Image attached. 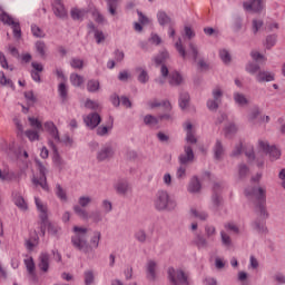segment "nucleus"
<instances>
[{
	"label": "nucleus",
	"instance_id": "37998d69",
	"mask_svg": "<svg viewBox=\"0 0 285 285\" xmlns=\"http://www.w3.org/2000/svg\"><path fill=\"white\" fill-rule=\"evenodd\" d=\"M212 97L214 101H218V104H222V97H224V91L222 90V88L216 87L212 91Z\"/></svg>",
	"mask_w": 285,
	"mask_h": 285
},
{
	"label": "nucleus",
	"instance_id": "09e8293b",
	"mask_svg": "<svg viewBox=\"0 0 285 285\" xmlns=\"http://www.w3.org/2000/svg\"><path fill=\"white\" fill-rule=\"evenodd\" d=\"M187 168H188V165L179 164V167L177 168V171H176L177 179H186Z\"/></svg>",
	"mask_w": 285,
	"mask_h": 285
},
{
	"label": "nucleus",
	"instance_id": "0e129e2a",
	"mask_svg": "<svg viewBox=\"0 0 285 285\" xmlns=\"http://www.w3.org/2000/svg\"><path fill=\"white\" fill-rule=\"evenodd\" d=\"M219 57L224 63H230V53L226 49L219 51Z\"/></svg>",
	"mask_w": 285,
	"mask_h": 285
},
{
	"label": "nucleus",
	"instance_id": "dca6fc26",
	"mask_svg": "<svg viewBox=\"0 0 285 285\" xmlns=\"http://www.w3.org/2000/svg\"><path fill=\"white\" fill-rule=\"evenodd\" d=\"M53 14L58 19H68V10L63 6V2L59 0L53 2Z\"/></svg>",
	"mask_w": 285,
	"mask_h": 285
},
{
	"label": "nucleus",
	"instance_id": "0eeeda50",
	"mask_svg": "<svg viewBox=\"0 0 285 285\" xmlns=\"http://www.w3.org/2000/svg\"><path fill=\"white\" fill-rule=\"evenodd\" d=\"M0 21H2V23H4L6 26H11L13 30V37L16 39H21V24L14 21V19L10 17V14L2 12L0 14Z\"/></svg>",
	"mask_w": 285,
	"mask_h": 285
},
{
	"label": "nucleus",
	"instance_id": "c03bdc74",
	"mask_svg": "<svg viewBox=\"0 0 285 285\" xmlns=\"http://www.w3.org/2000/svg\"><path fill=\"white\" fill-rule=\"evenodd\" d=\"M193 217H196V219H200V222H206L208 219V213L206 212H199L197 209L190 210Z\"/></svg>",
	"mask_w": 285,
	"mask_h": 285
},
{
	"label": "nucleus",
	"instance_id": "c9c22d12",
	"mask_svg": "<svg viewBox=\"0 0 285 285\" xmlns=\"http://www.w3.org/2000/svg\"><path fill=\"white\" fill-rule=\"evenodd\" d=\"M56 195L58 197V199L62 200V202H68V194H66V189H63V187H61V185H56Z\"/></svg>",
	"mask_w": 285,
	"mask_h": 285
},
{
	"label": "nucleus",
	"instance_id": "5701e85b",
	"mask_svg": "<svg viewBox=\"0 0 285 285\" xmlns=\"http://www.w3.org/2000/svg\"><path fill=\"white\" fill-rule=\"evenodd\" d=\"M185 130L187 144H197V137H195V129H193V124L186 122Z\"/></svg>",
	"mask_w": 285,
	"mask_h": 285
},
{
	"label": "nucleus",
	"instance_id": "864d4df0",
	"mask_svg": "<svg viewBox=\"0 0 285 285\" xmlns=\"http://www.w3.org/2000/svg\"><path fill=\"white\" fill-rule=\"evenodd\" d=\"M29 124L31 128H35V130H42L43 129V125H41V121H39V119L33 118V117H29Z\"/></svg>",
	"mask_w": 285,
	"mask_h": 285
},
{
	"label": "nucleus",
	"instance_id": "c85d7f7f",
	"mask_svg": "<svg viewBox=\"0 0 285 285\" xmlns=\"http://www.w3.org/2000/svg\"><path fill=\"white\" fill-rule=\"evenodd\" d=\"M202 190V183H199V178L194 177L191 178L189 186H188V193H199Z\"/></svg>",
	"mask_w": 285,
	"mask_h": 285
},
{
	"label": "nucleus",
	"instance_id": "4468645a",
	"mask_svg": "<svg viewBox=\"0 0 285 285\" xmlns=\"http://www.w3.org/2000/svg\"><path fill=\"white\" fill-rule=\"evenodd\" d=\"M243 7L247 12H262L264 9V4L262 0H248V2H244Z\"/></svg>",
	"mask_w": 285,
	"mask_h": 285
},
{
	"label": "nucleus",
	"instance_id": "6e6552de",
	"mask_svg": "<svg viewBox=\"0 0 285 285\" xmlns=\"http://www.w3.org/2000/svg\"><path fill=\"white\" fill-rule=\"evenodd\" d=\"M258 146L265 155H269V159L272 161L279 159L282 153H279V150L275 146L271 147V145H268V142L264 140H259Z\"/></svg>",
	"mask_w": 285,
	"mask_h": 285
},
{
	"label": "nucleus",
	"instance_id": "a18cd8bd",
	"mask_svg": "<svg viewBox=\"0 0 285 285\" xmlns=\"http://www.w3.org/2000/svg\"><path fill=\"white\" fill-rule=\"evenodd\" d=\"M26 137H28L29 141H39V130L29 129L24 131Z\"/></svg>",
	"mask_w": 285,
	"mask_h": 285
},
{
	"label": "nucleus",
	"instance_id": "8fccbe9b",
	"mask_svg": "<svg viewBox=\"0 0 285 285\" xmlns=\"http://www.w3.org/2000/svg\"><path fill=\"white\" fill-rule=\"evenodd\" d=\"M259 65L255 63V62H249L246 66V72H249V75H257V72H259Z\"/></svg>",
	"mask_w": 285,
	"mask_h": 285
},
{
	"label": "nucleus",
	"instance_id": "7ed1b4c3",
	"mask_svg": "<svg viewBox=\"0 0 285 285\" xmlns=\"http://www.w3.org/2000/svg\"><path fill=\"white\" fill-rule=\"evenodd\" d=\"M36 206L40 213V219H41V233L42 236H46V228L49 233V235H57L59 233L60 228L59 226L48 222V207L41 203V199L38 197L35 198Z\"/></svg>",
	"mask_w": 285,
	"mask_h": 285
},
{
	"label": "nucleus",
	"instance_id": "de8ad7c7",
	"mask_svg": "<svg viewBox=\"0 0 285 285\" xmlns=\"http://www.w3.org/2000/svg\"><path fill=\"white\" fill-rule=\"evenodd\" d=\"M99 80H89L87 82V90L88 92H97L99 90Z\"/></svg>",
	"mask_w": 285,
	"mask_h": 285
},
{
	"label": "nucleus",
	"instance_id": "49530a36",
	"mask_svg": "<svg viewBox=\"0 0 285 285\" xmlns=\"http://www.w3.org/2000/svg\"><path fill=\"white\" fill-rule=\"evenodd\" d=\"M169 55L168 51H163L160 52L155 59V63L156 66H161L164 65V62L168 59Z\"/></svg>",
	"mask_w": 285,
	"mask_h": 285
},
{
	"label": "nucleus",
	"instance_id": "69168bd1",
	"mask_svg": "<svg viewBox=\"0 0 285 285\" xmlns=\"http://www.w3.org/2000/svg\"><path fill=\"white\" fill-rule=\"evenodd\" d=\"M53 150H55L53 163L56 164V166L61 168V166H63L65 161H63V159H61V156H59V151H57L56 148H53Z\"/></svg>",
	"mask_w": 285,
	"mask_h": 285
},
{
	"label": "nucleus",
	"instance_id": "f03ea898",
	"mask_svg": "<svg viewBox=\"0 0 285 285\" xmlns=\"http://www.w3.org/2000/svg\"><path fill=\"white\" fill-rule=\"evenodd\" d=\"M88 228L86 227H73L75 235L71 237V244L77 250L88 255L92 253V248H99V242H101V232H94L90 239V245L88 244Z\"/></svg>",
	"mask_w": 285,
	"mask_h": 285
},
{
	"label": "nucleus",
	"instance_id": "1a4fd4ad",
	"mask_svg": "<svg viewBox=\"0 0 285 285\" xmlns=\"http://www.w3.org/2000/svg\"><path fill=\"white\" fill-rule=\"evenodd\" d=\"M213 190L214 194L212 195V208L214 210H219V208H222L224 205V198L219 194V190H222V185L219 183H215Z\"/></svg>",
	"mask_w": 285,
	"mask_h": 285
},
{
	"label": "nucleus",
	"instance_id": "39448f33",
	"mask_svg": "<svg viewBox=\"0 0 285 285\" xmlns=\"http://www.w3.org/2000/svg\"><path fill=\"white\" fill-rule=\"evenodd\" d=\"M167 275L170 285H189L188 276L183 269L169 267Z\"/></svg>",
	"mask_w": 285,
	"mask_h": 285
},
{
	"label": "nucleus",
	"instance_id": "052dcab7",
	"mask_svg": "<svg viewBox=\"0 0 285 285\" xmlns=\"http://www.w3.org/2000/svg\"><path fill=\"white\" fill-rule=\"evenodd\" d=\"M92 17L96 23H106V18L104 14H101V12H99V10H94Z\"/></svg>",
	"mask_w": 285,
	"mask_h": 285
},
{
	"label": "nucleus",
	"instance_id": "bb28decb",
	"mask_svg": "<svg viewBox=\"0 0 285 285\" xmlns=\"http://www.w3.org/2000/svg\"><path fill=\"white\" fill-rule=\"evenodd\" d=\"M12 197L16 206L19 207L20 210H28V203H26L23 196L13 193Z\"/></svg>",
	"mask_w": 285,
	"mask_h": 285
},
{
	"label": "nucleus",
	"instance_id": "9b49d317",
	"mask_svg": "<svg viewBox=\"0 0 285 285\" xmlns=\"http://www.w3.org/2000/svg\"><path fill=\"white\" fill-rule=\"evenodd\" d=\"M255 77L258 83H268L271 81H275V73L273 71L259 70Z\"/></svg>",
	"mask_w": 285,
	"mask_h": 285
},
{
	"label": "nucleus",
	"instance_id": "9d476101",
	"mask_svg": "<svg viewBox=\"0 0 285 285\" xmlns=\"http://www.w3.org/2000/svg\"><path fill=\"white\" fill-rule=\"evenodd\" d=\"M178 161L183 166H188V164H193V161H195V151H193V147L190 145H185L184 154L179 155Z\"/></svg>",
	"mask_w": 285,
	"mask_h": 285
},
{
	"label": "nucleus",
	"instance_id": "79ce46f5",
	"mask_svg": "<svg viewBox=\"0 0 285 285\" xmlns=\"http://www.w3.org/2000/svg\"><path fill=\"white\" fill-rule=\"evenodd\" d=\"M86 10H81V9H72L71 10V18L75 21H79L81 19H83V17H86Z\"/></svg>",
	"mask_w": 285,
	"mask_h": 285
},
{
	"label": "nucleus",
	"instance_id": "f257e3e1",
	"mask_svg": "<svg viewBox=\"0 0 285 285\" xmlns=\"http://www.w3.org/2000/svg\"><path fill=\"white\" fill-rule=\"evenodd\" d=\"M246 197H255V215L256 219L252 223L254 230L257 233H266V219H268V210H266V187H247L245 189Z\"/></svg>",
	"mask_w": 285,
	"mask_h": 285
},
{
	"label": "nucleus",
	"instance_id": "ddd939ff",
	"mask_svg": "<svg viewBox=\"0 0 285 285\" xmlns=\"http://www.w3.org/2000/svg\"><path fill=\"white\" fill-rule=\"evenodd\" d=\"M193 244L198 250H206L210 246V240L202 234H196Z\"/></svg>",
	"mask_w": 285,
	"mask_h": 285
},
{
	"label": "nucleus",
	"instance_id": "393cba45",
	"mask_svg": "<svg viewBox=\"0 0 285 285\" xmlns=\"http://www.w3.org/2000/svg\"><path fill=\"white\" fill-rule=\"evenodd\" d=\"M145 126L148 128H157L159 126V118L148 114L142 118Z\"/></svg>",
	"mask_w": 285,
	"mask_h": 285
},
{
	"label": "nucleus",
	"instance_id": "2f4dec72",
	"mask_svg": "<svg viewBox=\"0 0 285 285\" xmlns=\"http://www.w3.org/2000/svg\"><path fill=\"white\" fill-rule=\"evenodd\" d=\"M136 72L138 73V81L140 83H148L150 77L148 76V71H146V69L137 68Z\"/></svg>",
	"mask_w": 285,
	"mask_h": 285
},
{
	"label": "nucleus",
	"instance_id": "4d7b16f0",
	"mask_svg": "<svg viewBox=\"0 0 285 285\" xmlns=\"http://www.w3.org/2000/svg\"><path fill=\"white\" fill-rule=\"evenodd\" d=\"M259 114H261L259 108L252 109V111L247 116L249 124H255V119L259 117Z\"/></svg>",
	"mask_w": 285,
	"mask_h": 285
},
{
	"label": "nucleus",
	"instance_id": "680f3d73",
	"mask_svg": "<svg viewBox=\"0 0 285 285\" xmlns=\"http://www.w3.org/2000/svg\"><path fill=\"white\" fill-rule=\"evenodd\" d=\"M219 104L222 102H218L217 100H214V99H209L207 100V108L208 110L217 111L219 109Z\"/></svg>",
	"mask_w": 285,
	"mask_h": 285
},
{
	"label": "nucleus",
	"instance_id": "423d86ee",
	"mask_svg": "<svg viewBox=\"0 0 285 285\" xmlns=\"http://www.w3.org/2000/svg\"><path fill=\"white\" fill-rule=\"evenodd\" d=\"M36 166L40 173V177L37 178V176H33L32 184L35 186H40L42 190H48V178L46 177V174L48 173V169L43 165L42 161L36 160Z\"/></svg>",
	"mask_w": 285,
	"mask_h": 285
},
{
	"label": "nucleus",
	"instance_id": "774afa93",
	"mask_svg": "<svg viewBox=\"0 0 285 285\" xmlns=\"http://www.w3.org/2000/svg\"><path fill=\"white\" fill-rule=\"evenodd\" d=\"M101 206L105 213H112V203L110 200L108 199L102 200Z\"/></svg>",
	"mask_w": 285,
	"mask_h": 285
},
{
	"label": "nucleus",
	"instance_id": "6ab92c4d",
	"mask_svg": "<svg viewBox=\"0 0 285 285\" xmlns=\"http://www.w3.org/2000/svg\"><path fill=\"white\" fill-rule=\"evenodd\" d=\"M146 271L147 278L150 279V282H155V279H157V262L148 261L146 265Z\"/></svg>",
	"mask_w": 285,
	"mask_h": 285
},
{
	"label": "nucleus",
	"instance_id": "338daca9",
	"mask_svg": "<svg viewBox=\"0 0 285 285\" xmlns=\"http://www.w3.org/2000/svg\"><path fill=\"white\" fill-rule=\"evenodd\" d=\"M95 282V274L90 271L85 272V284L91 285Z\"/></svg>",
	"mask_w": 285,
	"mask_h": 285
},
{
	"label": "nucleus",
	"instance_id": "a878e982",
	"mask_svg": "<svg viewBox=\"0 0 285 285\" xmlns=\"http://www.w3.org/2000/svg\"><path fill=\"white\" fill-rule=\"evenodd\" d=\"M234 101L240 108L248 106V98L242 92H234Z\"/></svg>",
	"mask_w": 285,
	"mask_h": 285
},
{
	"label": "nucleus",
	"instance_id": "13d9d810",
	"mask_svg": "<svg viewBox=\"0 0 285 285\" xmlns=\"http://www.w3.org/2000/svg\"><path fill=\"white\" fill-rule=\"evenodd\" d=\"M71 68H75L77 70H81L83 68V60L79 58H72L70 61Z\"/></svg>",
	"mask_w": 285,
	"mask_h": 285
},
{
	"label": "nucleus",
	"instance_id": "58836bf2",
	"mask_svg": "<svg viewBox=\"0 0 285 285\" xmlns=\"http://www.w3.org/2000/svg\"><path fill=\"white\" fill-rule=\"evenodd\" d=\"M58 92L62 101H68V87L66 86V83L61 82L58 86Z\"/></svg>",
	"mask_w": 285,
	"mask_h": 285
},
{
	"label": "nucleus",
	"instance_id": "aec40b11",
	"mask_svg": "<svg viewBox=\"0 0 285 285\" xmlns=\"http://www.w3.org/2000/svg\"><path fill=\"white\" fill-rule=\"evenodd\" d=\"M38 268H40L42 273H48L50 268V255H48V253L40 254Z\"/></svg>",
	"mask_w": 285,
	"mask_h": 285
},
{
	"label": "nucleus",
	"instance_id": "5fc2aeb1",
	"mask_svg": "<svg viewBox=\"0 0 285 285\" xmlns=\"http://www.w3.org/2000/svg\"><path fill=\"white\" fill-rule=\"evenodd\" d=\"M0 86H10V88L14 87V83L6 77L3 71H0Z\"/></svg>",
	"mask_w": 285,
	"mask_h": 285
},
{
	"label": "nucleus",
	"instance_id": "b1692460",
	"mask_svg": "<svg viewBox=\"0 0 285 285\" xmlns=\"http://www.w3.org/2000/svg\"><path fill=\"white\" fill-rule=\"evenodd\" d=\"M169 85L171 86H181V83H184V77L181 76V73H179V71H171L169 73Z\"/></svg>",
	"mask_w": 285,
	"mask_h": 285
},
{
	"label": "nucleus",
	"instance_id": "f3484780",
	"mask_svg": "<svg viewBox=\"0 0 285 285\" xmlns=\"http://www.w3.org/2000/svg\"><path fill=\"white\" fill-rule=\"evenodd\" d=\"M114 155L115 150H112V147L105 146L97 153V159L98 161H107V159H112Z\"/></svg>",
	"mask_w": 285,
	"mask_h": 285
},
{
	"label": "nucleus",
	"instance_id": "473e14b6",
	"mask_svg": "<svg viewBox=\"0 0 285 285\" xmlns=\"http://www.w3.org/2000/svg\"><path fill=\"white\" fill-rule=\"evenodd\" d=\"M106 1H107V8H108L109 14H111V17H116L117 6H119V0H106Z\"/></svg>",
	"mask_w": 285,
	"mask_h": 285
},
{
	"label": "nucleus",
	"instance_id": "412c9836",
	"mask_svg": "<svg viewBox=\"0 0 285 285\" xmlns=\"http://www.w3.org/2000/svg\"><path fill=\"white\" fill-rule=\"evenodd\" d=\"M45 130L51 135V137L55 139V141H61V138L59 137V129H57V126L52 121L45 122Z\"/></svg>",
	"mask_w": 285,
	"mask_h": 285
},
{
	"label": "nucleus",
	"instance_id": "a19ab883",
	"mask_svg": "<svg viewBox=\"0 0 285 285\" xmlns=\"http://www.w3.org/2000/svg\"><path fill=\"white\" fill-rule=\"evenodd\" d=\"M224 132H225V137L227 139H230V137H233V135L237 132V126H235V124H229L225 127Z\"/></svg>",
	"mask_w": 285,
	"mask_h": 285
},
{
	"label": "nucleus",
	"instance_id": "e433bc0d",
	"mask_svg": "<svg viewBox=\"0 0 285 285\" xmlns=\"http://www.w3.org/2000/svg\"><path fill=\"white\" fill-rule=\"evenodd\" d=\"M157 19L160 26H168L170 23V17L164 11L157 13Z\"/></svg>",
	"mask_w": 285,
	"mask_h": 285
},
{
	"label": "nucleus",
	"instance_id": "4be33fe9",
	"mask_svg": "<svg viewBox=\"0 0 285 285\" xmlns=\"http://www.w3.org/2000/svg\"><path fill=\"white\" fill-rule=\"evenodd\" d=\"M214 157L217 161H222V159L224 158V155L226 153V150L224 149V144H222V140L217 139L214 148Z\"/></svg>",
	"mask_w": 285,
	"mask_h": 285
},
{
	"label": "nucleus",
	"instance_id": "3c124183",
	"mask_svg": "<svg viewBox=\"0 0 285 285\" xmlns=\"http://www.w3.org/2000/svg\"><path fill=\"white\" fill-rule=\"evenodd\" d=\"M24 99H27L28 106H35V104H37V97L32 91L24 92Z\"/></svg>",
	"mask_w": 285,
	"mask_h": 285
},
{
	"label": "nucleus",
	"instance_id": "72a5a7b5",
	"mask_svg": "<svg viewBox=\"0 0 285 285\" xmlns=\"http://www.w3.org/2000/svg\"><path fill=\"white\" fill-rule=\"evenodd\" d=\"M85 79L83 76H80L79 73H71L70 75V82L76 88H79L83 83Z\"/></svg>",
	"mask_w": 285,
	"mask_h": 285
},
{
	"label": "nucleus",
	"instance_id": "4c0bfd02",
	"mask_svg": "<svg viewBox=\"0 0 285 285\" xmlns=\"http://www.w3.org/2000/svg\"><path fill=\"white\" fill-rule=\"evenodd\" d=\"M36 50L40 57H46V50H48V47L45 41L38 40L36 42Z\"/></svg>",
	"mask_w": 285,
	"mask_h": 285
},
{
	"label": "nucleus",
	"instance_id": "6e6d98bb",
	"mask_svg": "<svg viewBox=\"0 0 285 285\" xmlns=\"http://www.w3.org/2000/svg\"><path fill=\"white\" fill-rule=\"evenodd\" d=\"M89 219H92L95 224H99V222L104 220V216H101V212L95 210L89 215Z\"/></svg>",
	"mask_w": 285,
	"mask_h": 285
},
{
	"label": "nucleus",
	"instance_id": "e2e57ef3",
	"mask_svg": "<svg viewBox=\"0 0 285 285\" xmlns=\"http://www.w3.org/2000/svg\"><path fill=\"white\" fill-rule=\"evenodd\" d=\"M24 264L29 275H35V261L32 258L26 259Z\"/></svg>",
	"mask_w": 285,
	"mask_h": 285
},
{
	"label": "nucleus",
	"instance_id": "7c9ffc66",
	"mask_svg": "<svg viewBox=\"0 0 285 285\" xmlns=\"http://www.w3.org/2000/svg\"><path fill=\"white\" fill-rule=\"evenodd\" d=\"M190 106V95L188 92H181L179 96V107L181 110H186Z\"/></svg>",
	"mask_w": 285,
	"mask_h": 285
},
{
	"label": "nucleus",
	"instance_id": "2eb2a0df",
	"mask_svg": "<svg viewBox=\"0 0 285 285\" xmlns=\"http://www.w3.org/2000/svg\"><path fill=\"white\" fill-rule=\"evenodd\" d=\"M148 108H150L151 110H155V108H165V110H167V112H170L173 110V105H170V101L168 100H163L159 101L157 99L154 100H149L147 102Z\"/></svg>",
	"mask_w": 285,
	"mask_h": 285
},
{
	"label": "nucleus",
	"instance_id": "c756f323",
	"mask_svg": "<svg viewBox=\"0 0 285 285\" xmlns=\"http://www.w3.org/2000/svg\"><path fill=\"white\" fill-rule=\"evenodd\" d=\"M217 236V228L213 225H205V237L209 239V242H215V237Z\"/></svg>",
	"mask_w": 285,
	"mask_h": 285
},
{
	"label": "nucleus",
	"instance_id": "603ef678",
	"mask_svg": "<svg viewBox=\"0 0 285 285\" xmlns=\"http://www.w3.org/2000/svg\"><path fill=\"white\" fill-rule=\"evenodd\" d=\"M31 32L33 37H37L38 39H42L43 37H46L43 30H41V28H39L37 24L31 26Z\"/></svg>",
	"mask_w": 285,
	"mask_h": 285
},
{
	"label": "nucleus",
	"instance_id": "ea45409f",
	"mask_svg": "<svg viewBox=\"0 0 285 285\" xmlns=\"http://www.w3.org/2000/svg\"><path fill=\"white\" fill-rule=\"evenodd\" d=\"M78 206H80V208H88V206H90V204H92V198L90 196H80L78 198Z\"/></svg>",
	"mask_w": 285,
	"mask_h": 285
},
{
	"label": "nucleus",
	"instance_id": "bf43d9fd",
	"mask_svg": "<svg viewBox=\"0 0 285 285\" xmlns=\"http://www.w3.org/2000/svg\"><path fill=\"white\" fill-rule=\"evenodd\" d=\"M175 48L177 52H179L180 57H183V59H186V49L184 48V45H181V38H179L178 41L175 43Z\"/></svg>",
	"mask_w": 285,
	"mask_h": 285
},
{
	"label": "nucleus",
	"instance_id": "cd10ccee",
	"mask_svg": "<svg viewBox=\"0 0 285 285\" xmlns=\"http://www.w3.org/2000/svg\"><path fill=\"white\" fill-rule=\"evenodd\" d=\"M73 213L80 217V219H83V222H88V219H90V214L88 210L79 205L73 206Z\"/></svg>",
	"mask_w": 285,
	"mask_h": 285
},
{
	"label": "nucleus",
	"instance_id": "f8f14e48",
	"mask_svg": "<svg viewBox=\"0 0 285 285\" xmlns=\"http://www.w3.org/2000/svg\"><path fill=\"white\" fill-rule=\"evenodd\" d=\"M83 121L86 126L92 130L101 124V116L97 112H92L85 117Z\"/></svg>",
	"mask_w": 285,
	"mask_h": 285
},
{
	"label": "nucleus",
	"instance_id": "f704fd0d",
	"mask_svg": "<svg viewBox=\"0 0 285 285\" xmlns=\"http://www.w3.org/2000/svg\"><path fill=\"white\" fill-rule=\"evenodd\" d=\"M135 239L139 242V244H146L148 242V234L144 229H139L135 233Z\"/></svg>",
	"mask_w": 285,
	"mask_h": 285
},
{
	"label": "nucleus",
	"instance_id": "20e7f679",
	"mask_svg": "<svg viewBox=\"0 0 285 285\" xmlns=\"http://www.w3.org/2000/svg\"><path fill=\"white\" fill-rule=\"evenodd\" d=\"M154 206L156 210H167L168 213L177 208V200L170 198V195L166 190H160L157 193Z\"/></svg>",
	"mask_w": 285,
	"mask_h": 285
},
{
	"label": "nucleus",
	"instance_id": "a211bd4d",
	"mask_svg": "<svg viewBox=\"0 0 285 285\" xmlns=\"http://www.w3.org/2000/svg\"><path fill=\"white\" fill-rule=\"evenodd\" d=\"M114 188L118 195H127L130 190V184L126 179H119L115 183Z\"/></svg>",
	"mask_w": 285,
	"mask_h": 285
}]
</instances>
